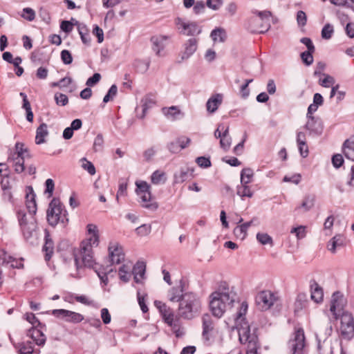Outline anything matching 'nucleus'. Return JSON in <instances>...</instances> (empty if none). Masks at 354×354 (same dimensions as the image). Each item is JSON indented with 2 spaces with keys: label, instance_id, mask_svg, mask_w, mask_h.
<instances>
[{
  "label": "nucleus",
  "instance_id": "nucleus-1",
  "mask_svg": "<svg viewBox=\"0 0 354 354\" xmlns=\"http://www.w3.org/2000/svg\"><path fill=\"white\" fill-rule=\"evenodd\" d=\"M209 298V308L212 315L220 318L228 308H232L237 295L234 287L230 286L225 281H222L218 289L210 295Z\"/></svg>",
  "mask_w": 354,
  "mask_h": 354
},
{
  "label": "nucleus",
  "instance_id": "nucleus-2",
  "mask_svg": "<svg viewBox=\"0 0 354 354\" xmlns=\"http://www.w3.org/2000/svg\"><path fill=\"white\" fill-rule=\"evenodd\" d=\"M248 308L247 302H242L235 319L236 328L238 330L240 342L247 344L246 354H259V343L258 336L254 330L253 333H251L250 327L244 317Z\"/></svg>",
  "mask_w": 354,
  "mask_h": 354
},
{
  "label": "nucleus",
  "instance_id": "nucleus-3",
  "mask_svg": "<svg viewBox=\"0 0 354 354\" xmlns=\"http://www.w3.org/2000/svg\"><path fill=\"white\" fill-rule=\"evenodd\" d=\"M87 231L91 236L82 241L80 250L74 252V259L76 267H79L80 260L82 264L92 266L93 247H97L99 244V234L97 225L94 224L87 225Z\"/></svg>",
  "mask_w": 354,
  "mask_h": 354
},
{
  "label": "nucleus",
  "instance_id": "nucleus-4",
  "mask_svg": "<svg viewBox=\"0 0 354 354\" xmlns=\"http://www.w3.org/2000/svg\"><path fill=\"white\" fill-rule=\"evenodd\" d=\"M251 13L253 16L248 19V28L251 32L259 34L268 32L271 27L270 21L273 20L272 12L269 10L252 9Z\"/></svg>",
  "mask_w": 354,
  "mask_h": 354
},
{
  "label": "nucleus",
  "instance_id": "nucleus-5",
  "mask_svg": "<svg viewBox=\"0 0 354 354\" xmlns=\"http://www.w3.org/2000/svg\"><path fill=\"white\" fill-rule=\"evenodd\" d=\"M201 308L199 297L193 292H186L179 305V314L184 319H192L198 316Z\"/></svg>",
  "mask_w": 354,
  "mask_h": 354
},
{
  "label": "nucleus",
  "instance_id": "nucleus-6",
  "mask_svg": "<svg viewBox=\"0 0 354 354\" xmlns=\"http://www.w3.org/2000/svg\"><path fill=\"white\" fill-rule=\"evenodd\" d=\"M46 218L48 224L53 227L58 223H62L63 226L67 224L68 213L59 198H54L50 202L46 212Z\"/></svg>",
  "mask_w": 354,
  "mask_h": 354
},
{
  "label": "nucleus",
  "instance_id": "nucleus-7",
  "mask_svg": "<svg viewBox=\"0 0 354 354\" xmlns=\"http://www.w3.org/2000/svg\"><path fill=\"white\" fill-rule=\"evenodd\" d=\"M17 217L24 238L28 240L33 236L37 229V223L35 217L31 216L28 218L25 211L23 209L17 210Z\"/></svg>",
  "mask_w": 354,
  "mask_h": 354
},
{
  "label": "nucleus",
  "instance_id": "nucleus-8",
  "mask_svg": "<svg viewBox=\"0 0 354 354\" xmlns=\"http://www.w3.org/2000/svg\"><path fill=\"white\" fill-rule=\"evenodd\" d=\"M305 344L304 331L299 328L295 330L288 342V348L292 354H304Z\"/></svg>",
  "mask_w": 354,
  "mask_h": 354
},
{
  "label": "nucleus",
  "instance_id": "nucleus-9",
  "mask_svg": "<svg viewBox=\"0 0 354 354\" xmlns=\"http://www.w3.org/2000/svg\"><path fill=\"white\" fill-rule=\"evenodd\" d=\"M340 333L342 338L351 339L354 335V319L348 312H343L340 316Z\"/></svg>",
  "mask_w": 354,
  "mask_h": 354
},
{
  "label": "nucleus",
  "instance_id": "nucleus-10",
  "mask_svg": "<svg viewBox=\"0 0 354 354\" xmlns=\"http://www.w3.org/2000/svg\"><path fill=\"white\" fill-rule=\"evenodd\" d=\"M277 300V296L270 290L261 291L255 297L256 304L261 310L270 309Z\"/></svg>",
  "mask_w": 354,
  "mask_h": 354
},
{
  "label": "nucleus",
  "instance_id": "nucleus-11",
  "mask_svg": "<svg viewBox=\"0 0 354 354\" xmlns=\"http://www.w3.org/2000/svg\"><path fill=\"white\" fill-rule=\"evenodd\" d=\"M50 314L57 318L73 324L80 323L84 319L82 314L65 309H54L50 311Z\"/></svg>",
  "mask_w": 354,
  "mask_h": 354
},
{
  "label": "nucleus",
  "instance_id": "nucleus-12",
  "mask_svg": "<svg viewBox=\"0 0 354 354\" xmlns=\"http://www.w3.org/2000/svg\"><path fill=\"white\" fill-rule=\"evenodd\" d=\"M176 25L182 28L183 30L180 32L182 34L187 36H196L201 33L202 28L198 26L196 22L186 23L180 17H177L175 19Z\"/></svg>",
  "mask_w": 354,
  "mask_h": 354
},
{
  "label": "nucleus",
  "instance_id": "nucleus-13",
  "mask_svg": "<svg viewBox=\"0 0 354 354\" xmlns=\"http://www.w3.org/2000/svg\"><path fill=\"white\" fill-rule=\"evenodd\" d=\"M346 304V300L344 295L339 292H335L331 298L330 310L333 315L337 318L340 317L344 310V307Z\"/></svg>",
  "mask_w": 354,
  "mask_h": 354
},
{
  "label": "nucleus",
  "instance_id": "nucleus-14",
  "mask_svg": "<svg viewBox=\"0 0 354 354\" xmlns=\"http://www.w3.org/2000/svg\"><path fill=\"white\" fill-rule=\"evenodd\" d=\"M82 266L93 268L95 272L97 273L98 277L100 279L101 283L103 284V286H106L108 283V277L107 274L112 272L113 269L109 266H100L98 265L93 257V262L92 266H88V265H84L82 264L81 260H80V265L79 267L77 268L79 269L80 268H82Z\"/></svg>",
  "mask_w": 354,
  "mask_h": 354
},
{
  "label": "nucleus",
  "instance_id": "nucleus-15",
  "mask_svg": "<svg viewBox=\"0 0 354 354\" xmlns=\"http://www.w3.org/2000/svg\"><path fill=\"white\" fill-rule=\"evenodd\" d=\"M141 113L138 112V107L136 108V117L139 119H143L149 109H151L156 104V95L155 93H149L144 95L141 99Z\"/></svg>",
  "mask_w": 354,
  "mask_h": 354
},
{
  "label": "nucleus",
  "instance_id": "nucleus-16",
  "mask_svg": "<svg viewBox=\"0 0 354 354\" xmlns=\"http://www.w3.org/2000/svg\"><path fill=\"white\" fill-rule=\"evenodd\" d=\"M109 257L110 265L120 264L124 259V254L122 247L117 243H112L109 246Z\"/></svg>",
  "mask_w": 354,
  "mask_h": 354
},
{
  "label": "nucleus",
  "instance_id": "nucleus-17",
  "mask_svg": "<svg viewBox=\"0 0 354 354\" xmlns=\"http://www.w3.org/2000/svg\"><path fill=\"white\" fill-rule=\"evenodd\" d=\"M259 225V220L257 217L255 216L253 217L250 221L245 222L240 225L236 226L234 229L233 233L236 238L243 240L247 236L248 228L252 225Z\"/></svg>",
  "mask_w": 354,
  "mask_h": 354
},
{
  "label": "nucleus",
  "instance_id": "nucleus-18",
  "mask_svg": "<svg viewBox=\"0 0 354 354\" xmlns=\"http://www.w3.org/2000/svg\"><path fill=\"white\" fill-rule=\"evenodd\" d=\"M45 330L46 328L41 327L31 328L28 330L27 336L30 337L37 345L42 346L46 341V337L44 333Z\"/></svg>",
  "mask_w": 354,
  "mask_h": 354
},
{
  "label": "nucleus",
  "instance_id": "nucleus-19",
  "mask_svg": "<svg viewBox=\"0 0 354 354\" xmlns=\"http://www.w3.org/2000/svg\"><path fill=\"white\" fill-rule=\"evenodd\" d=\"M169 39V36L162 35H154L151 37L150 41L152 43V50L156 53V55H161V51L165 49Z\"/></svg>",
  "mask_w": 354,
  "mask_h": 354
},
{
  "label": "nucleus",
  "instance_id": "nucleus-20",
  "mask_svg": "<svg viewBox=\"0 0 354 354\" xmlns=\"http://www.w3.org/2000/svg\"><path fill=\"white\" fill-rule=\"evenodd\" d=\"M308 121L304 128L309 131L310 134L320 135L323 131V125L319 118L310 117L307 118Z\"/></svg>",
  "mask_w": 354,
  "mask_h": 354
},
{
  "label": "nucleus",
  "instance_id": "nucleus-21",
  "mask_svg": "<svg viewBox=\"0 0 354 354\" xmlns=\"http://www.w3.org/2000/svg\"><path fill=\"white\" fill-rule=\"evenodd\" d=\"M185 50L182 54L181 59H187L189 58L197 50L198 39L196 38L189 39L184 44Z\"/></svg>",
  "mask_w": 354,
  "mask_h": 354
},
{
  "label": "nucleus",
  "instance_id": "nucleus-22",
  "mask_svg": "<svg viewBox=\"0 0 354 354\" xmlns=\"http://www.w3.org/2000/svg\"><path fill=\"white\" fill-rule=\"evenodd\" d=\"M28 192L26 193V207L29 212V216H34L37 212L36 195L31 187H28Z\"/></svg>",
  "mask_w": 354,
  "mask_h": 354
},
{
  "label": "nucleus",
  "instance_id": "nucleus-23",
  "mask_svg": "<svg viewBox=\"0 0 354 354\" xmlns=\"http://www.w3.org/2000/svg\"><path fill=\"white\" fill-rule=\"evenodd\" d=\"M183 282L181 280L178 286L171 288L168 292V298L173 302L181 301L185 295L183 293Z\"/></svg>",
  "mask_w": 354,
  "mask_h": 354
},
{
  "label": "nucleus",
  "instance_id": "nucleus-24",
  "mask_svg": "<svg viewBox=\"0 0 354 354\" xmlns=\"http://www.w3.org/2000/svg\"><path fill=\"white\" fill-rule=\"evenodd\" d=\"M142 202V206L146 209L155 211L158 209V205L156 201H151V193L150 192H142L138 194Z\"/></svg>",
  "mask_w": 354,
  "mask_h": 354
},
{
  "label": "nucleus",
  "instance_id": "nucleus-25",
  "mask_svg": "<svg viewBox=\"0 0 354 354\" xmlns=\"http://www.w3.org/2000/svg\"><path fill=\"white\" fill-rule=\"evenodd\" d=\"M145 270L146 265L144 262L138 261L134 265L132 270V273L133 274V279L136 283H142V280L145 277Z\"/></svg>",
  "mask_w": 354,
  "mask_h": 354
},
{
  "label": "nucleus",
  "instance_id": "nucleus-26",
  "mask_svg": "<svg viewBox=\"0 0 354 354\" xmlns=\"http://www.w3.org/2000/svg\"><path fill=\"white\" fill-rule=\"evenodd\" d=\"M315 196L313 194H307L304 197V199L299 206L295 209V212H299L301 209L303 212H306L310 211L315 205Z\"/></svg>",
  "mask_w": 354,
  "mask_h": 354
},
{
  "label": "nucleus",
  "instance_id": "nucleus-27",
  "mask_svg": "<svg viewBox=\"0 0 354 354\" xmlns=\"http://www.w3.org/2000/svg\"><path fill=\"white\" fill-rule=\"evenodd\" d=\"M223 101V95L217 93L212 95L206 103V107L208 112L212 113H214L218 108L219 105L221 104Z\"/></svg>",
  "mask_w": 354,
  "mask_h": 354
},
{
  "label": "nucleus",
  "instance_id": "nucleus-28",
  "mask_svg": "<svg viewBox=\"0 0 354 354\" xmlns=\"http://www.w3.org/2000/svg\"><path fill=\"white\" fill-rule=\"evenodd\" d=\"M342 151L347 159L354 161V136L353 139H346L344 141Z\"/></svg>",
  "mask_w": 354,
  "mask_h": 354
},
{
  "label": "nucleus",
  "instance_id": "nucleus-29",
  "mask_svg": "<svg viewBox=\"0 0 354 354\" xmlns=\"http://www.w3.org/2000/svg\"><path fill=\"white\" fill-rule=\"evenodd\" d=\"M54 250V244L53 241L50 237L49 232L46 230H45V243L43 246V250L46 252L45 254V260L46 261H49L52 257Z\"/></svg>",
  "mask_w": 354,
  "mask_h": 354
},
{
  "label": "nucleus",
  "instance_id": "nucleus-30",
  "mask_svg": "<svg viewBox=\"0 0 354 354\" xmlns=\"http://www.w3.org/2000/svg\"><path fill=\"white\" fill-rule=\"evenodd\" d=\"M48 126L46 123H41L36 130L35 143L41 145L46 142V137L48 135Z\"/></svg>",
  "mask_w": 354,
  "mask_h": 354
},
{
  "label": "nucleus",
  "instance_id": "nucleus-31",
  "mask_svg": "<svg viewBox=\"0 0 354 354\" xmlns=\"http://www.w3.org/2000/svg\"><path fill=\"white\" fill-rule=\"evenodd\" d=\"M310 288L311 299L316 303L322 301L324 292L322 288L319 286V284L317 282L313 281V283L310 285Z\"/></svg>",
  "mask_w": 354,
  "mask_h": 354
},
{
  "label": "nucleus",
  "instance_id": "nucleus-32",
  "mask_svg": "<svg viewBox=\"0 0 354 354\" xmlns=\"http://www.w3.org/2000/svg\"><path fill=\"white\" fill-rule=\"evenodd\" d=\"M10 156L32 158L28 149L24 147V144L20 142H17L15 144V151Z\"/></svg>",
  "mask_w": 354,
  "mask_h": 354
},
{
  "label": "nucleus",
  "instance_id": "nucleus-33",
  "mask_svg": "<svg viewBox=\"0 0 354 354\" xmlns=\"http://www.w3.org/2000/svg\"><path fill=\"white\" fill-rule=\"evenodd\" d=\"M344 244V239L341 235H336L333 237L328 242L327 248L332 253H335L337 248L343 246Z\"/></svg>",
  "mask_w": 354,
  "mask_h": 354
},
{
  "label": "nucleus",
  "instance_id": "nucleus-34",
  "mask_svg": "<svg viewBox=\"0 0 354 354\" xmlns=\"http://www.w3.org/2000/svg\"><path fill=\"white\" fill-rule=\"evenodd\" d=\"M13 162L14 170L17 174H21L25 170V160L26 157L10 156L9 158Z\"/></svg>",
  "mask_w": 354,
  "mask_h": 354
},
{
  "label": "nucleus",
  "instance_id": "nucleus-35",
  "mask_svg": "<svg viewBox=\"0 0 354 354\" xmlns=\"http://www.w3.org/2000/svg\"><path fill=\"white\" fill-rule=\"evenodd\" d=\"M162 112L168 119L174 120L180 115V110L176 106H171L170 107H163Z\"/></svg>",
  "mask_w": 354,
  "mask_h": 354
},
{
  "label": "nucleus",
  "instance_id": "nucleus-36",
  "mask_svg": "<svg viewBox=\"0 0 354 354\" xmlns=\"http://www.w3.org/2000/svg\"><path fill=\"white\" fill-rule=\"evenodd\" d=\"M19 351L20 354H32L33 353L39 354L40 353L39 350H34V343L30 341L23 342Z\"/></svg>",
  "mask_w": 354,
  "mask_h": 354
},
{
  "label": "nucleus",
  "instance_id": "nucleus-37",
  "mask_svg": "<svg viewBox=\"0 0 354 354\" xmlns=\"http://www.w3.org/2000/svg\"><path fill=\"white\" fill-rule=\"evenodd\" d=\"M210 37L214 42H223L226 39V32L223 28H216L211 32Z\"/></svg>",
  "mask_w": 354,
  "mask_h": 354
},
{
  "label": "nucleus",
  "instance_id": "nucleus-38",
  "mask_svg": "<svg viewBox=\"0 0 354 354\" xmlns=\"http://www.w3.org/2000/svg\"><path fill=\"white\" fill-rule=\"evenodd\" d=\"M166 180L165 173L160 170H156L151 176V181L154 185L164 184Z\"/></svg>",
  "mask_w": 354,
  "mask_h": 354
},
{
  "label": "nucleus",
  "instance_id": "nucleus-39",
  "mask_svg": "<svg viewBox=\"0 0 354 354\" xmlns=\"http://www.w3.org/2000/svg\"><path fill=\"white\" fill-rule=\"evenodd\" d=\"M236 194L242 199H243L244 197L251 198L253 196V192L248 185L241 184V185L237 186Z\"/></svg>",
  "mask_w": 354,
  "mask_h": 354
},
{
  "label": "nucleus",
  "instance_id": "nucleus-40",
  "mask_svg": "<svg viewBox=\"0 0 354 354\" xmlns=\"http://www.w3.org/2000/svg\"><path fill=\"white\" fill-rule=\"evenodd\" d=\"M254 172L250 168H245L241 172V183L242 185H248L251 182Z\"/></svg>",
  "mask_w": 354,
  "mask_h": 354
},
{
  "label": "nucleus",
  "instance_id": "nucleus-41",
  "mask_svg": "<svg viewBox=\"0 0 354 354\" xmlns=\"http://www.w3.org/2000/svg\"><path fill=\"white\" fill-rule=\"evenodd\" d=\"M25 319L32 325V328L41 327L46 328V326L40 322L39 320L35 317V314L32 313H27L24 315Z\"/></svg>",
  "mask_w": 354,
  "mask_h": 354
},
{
  "label": "nucleus",
  "instance_id": "nucleus-42",
  "mask_svg": "<svg viewBox=\"0 0 354 354\" xmlns=\"http://www.w3.org/2000/svg\"><path fill=\"white\" fill-rule=\"evenodd\" d=\"M212 329L213 326L210 316L209 315H204L203 316V335H205Z\"/></svg>",
  "mask_w": 354,
  "mask_h": 354
},
{
  "label": "nucleus",
  "instance_id": "nucleus-43",
  "mask_svg": "<svg viewBox=\"0 0 354 354\" xmlns=\"http://www.w3.org/2000/svg\"><path fill=\"white\" fill-rule=\"evenodd\" d=\"M257 240L262 245L270 244L273 245L272 238L267 233L258 232L256 236Z\"/></svg>",
  "mask_w": 354,
  "mask_h": 354
},
{
  "label": "nucleus",
  "instance_id": "nucleus-44",
  "mask_svg": "<svg viewBox=\"0 0 354 354\" xmlns=\"http://www.w3.org/2000/svg\"><path fill=\"white\" fill-rule=\"evenodd\" d=\"M1 188L3 191L2 199L5 202L12 203V194L11 192L10 186L1 183Z\"/></svg>",
  "mask_w": 354,
  "mask_h": 354
},
{
  "label": "nucleus",
  "instance_id": "nucleus-45",
  "mask_svg": "<svg viewBox=\"0 0 354 354\" xmlns=\"http://www.w3.org/2000/svg\"><path fill=\"white\" fill-rule=\"evenodd\" d=\"M118 93V87L115 84L111 85V86L109 88L107 93L105 95V96L103 98V102L107 103L110 100H113L117 95Z\"/></svg>",
  "mask_w": 354,
  "mask_h": 354
},
{
  "label": "nucleus",
  "instance_id": "nucleus-46",
  "mask_svg": "<svg viewBox=\"0 0 354 354\" xmlns=\"http://www.w3.org/2000/svg\"><path fill=\"white\" fill-rule=\"evenodd\" d=\"M81 161L82 162V167L87 171L90 175H94L95 174V168L91 161L87 160L86 158H82Z\"/></svg>",
  "mask_w": 354,
  "mask_h": 354
},
{
  "label": "nucleus",
  "instance_id": "nucleus-47",
  "mask_svg": "<svg viewBox=\"0 0 354 354\" xmlns=\"http://www.w3.org/2000/svg\"><path fill=\"white\" fill-rule=\"evenodd\" d=\"M334 29L330 24H326L322 30V37L324 39H329L332 37Z\"/></svg>",
  "mask_w": 354,
  "mask_h": 354
},
{
  "label": "nucleus",
  "instance_id": "nucleus-48",
  "mask_svg": "<svg viewBox=\"0 0 354 354\" xmlns=\"http://www.w3.org/2000/svg\"><path fill=\"white\" fill-rule=\"evenodd\" d=\"M127 180L125 179H120L119 181L118 190L117 192V200L120 196H126L127 194Z\"/></svg>",
  "mask_w": 354,
  "mask_h": 354
},
{
  "label": "nucleus",
  "instance_id": "nucleus-49",
  "mask_svg": "<svg viewBox=\"0 0 354 354\" xmlns=\"http://www.w3.org/2000/svg\"><path fill=\"white\" fill-rule=\"evenodd\" d=\"M120 279L124 282H128L130 278L129 268L126 265H122L119 269Z\"/></svg>",
  "mask_w": 354,
  "mask_h": 354
},
{
  "label": "nucleus",
  "instance_id": "nucleus-50",
  "mask_svg": "<svg viewBox=\"0 0 354 354\" xmlns=\"http://www.w3.org/2000/svg\"><path fill=\"white\" fill-rule=\"evenodd\" d=\"M136 185L137 187V189L136 190L137 194L142 193V192H150V185L146 182L143 180L140 181H136Z\"/></svg>",
  "mask_w": 354,
  "mask_h": 354
},
{
  "label": "nucleus",
  "instance_id": "nucleus-51",
  "mask_svg": "<svg viewBox=\"0 0 354 354\" xmlns=\"http://www.w3.org/2000/svg\"><path fill=\"white\" fill-rule=\"evenodd\" d=\"M55 100L58 106H64L68 103V98L67 95L61 93H56L55 94Z\"/></svg>",
  "mask_w": 354,
  "mask_h": 354
},
{
  "label": "nucleus",
  "instance_id": "nucleus-52",
  "mask_svg": "<svg viewBox=\"0 0 354 354\" xmlns=\"http://www.w3.org/2000/svg\"><path fill=\"white\" fill-rule=\"evenodd\" d=\"M314 52L310 50H306L301 53V58L302 62L306 65L310 66L313 62V54Z\"/></svg>",
  "mask_w": 354,
  "mask_h": 354
},
{
  "label": "nucleus",
  "instance_id": "nucleus-53",
  "mask_svg": "<svg viewBox=\"0 0 354 354\" xmlns=\"http://www.w3.org/2000/svg\"><path fill=\"white\" fill-rule=\"evenodd\" d=\"M223 4V0H207L206 6L209 9L216 11L218 10Z\"/></svg>",
  "mask_w": 354,
  "mask_h": 354
},
{
  "label": "nucleus",
  "instance_id": "nucleus-54",
  "mask_svg": "<svg viewBox=\"0 0 354 354\" xmlns=\"http://www.w3.org/2000/svg\"><path fill=\"white\" fill-rule=\"evenodd\" d=\"M21 17L28 21H32L35 19V12L30 8H25L23 9Z\"/></svg>",
  "mask_w": 354,
  "mask_h": 354
},
{
  "label": "nucleus",
  "instance_id": "nucleus-55",
  "mask_svg": "<svg viewBox=\"0 0 354 354\" xmlns=\"http://www.w3.org/2000/svg\"><path fill=\"white\" fill-rule=\"evenodd\" d=\"M146 295H141L140 291H138L137 292V298H138V302L140 307V309L142 313H146L148 312L149 308L145 303V297Z\"/></svg>",
  "mask_w": 354,
  "mask_h": 354
},
{
  "label": "nucleus",
  "instance_id": "nucleus-56",
  "mask_svg": "<svg viewBox=\"0 0 354 354\" xmlns=\"http://www.w3.org/2000/svg\"><path fill=\"white\" fill-rule=\"evenodd\" d=\"M188 176V171L180 169L179 172L174 174V181L176 183H180L187 180Z\"/></svg>",
  "mask_w": 354,
  "mask_h": 354
},
{
  "label": "nucleus",
  "instance_id": "nucleus-57",
  "mask_svg": "<svg viewBox=\"0 0 354 354\" xmlns=\"http://www.w3.org/2000/svg\"><path fill=\"white\" fill-rule=\"evenodd\" d=\"M104 139L102 134H97L93 142V149L95 151H101L103 148Z\"/></svg>",
  "mask_w": 354,
  "mask_h": 354
},
{
  "label": "nucleus",
  "instance_id": "nucleus-58",
  "mask_svg": "<svg viewBox=\"0 0 354 354\" xmlns=\"http://www.w3.org/2000/svg\"><path fill=\"white\" fill-rule=\"evenodd\" d=\"M301 180V176L299 174H295L291 176H285L283 178V182L292 183L298 185Z\"/></svg>",
  "mask_w": 354,
  "mask_h": 354
},
{
  "label": "nucleus",
  "instance_id": "nucleus-59",
  "mask_svg": "<svg viewBox=\"0 0 354 354\" xmlns=\"http://www.w3.org/2000/svg\"><path fill=\"white\" fill-rule=\"evenodd\" d=\"M61 59L64 64H70L73 62L71 53L68 50H63L61 52Z\"/></svg>",
  "mask_w": 354,
  "mask_h": 354
},
{
  "label": "nucleus",
  "instance_id": "nucleus-60",
  "mask_svg": "<svg viewBox=\"0 0 354 354\" xmlns=\"http://www.w3.org/2000/svg\"><path fill=\"white\" fill-rule=\"evenodd\" d=\"M196 163L202 168H208L211 167V161L209 158L205 156L198 157L196 160Z\"/></svg>",
  "mask_w": 354,
  "mask_h": 354
},
{
  "label": "nucleus",
  "instance_id": "nucleus-61",
  "mask_svg": "<svg viewBox=\"0 0 354 354\" xmlns=\"http://www.w3.org/2000/svg\"><path fill=\"white\" fill-rule=\"evenodd\" d=\"M291 233H295L298 239H301L306 236V227L300 225L291 230Z\"/></svg>",
  "mask_w": 354,
  "mask_h": 354
},
{
  "label": "nucleus",
  "instance_id": "nucleus-62",
  "mask_svg": "<svg viewBox=\"0 0 354 354\" xmlns=\"http://www.w3.org/2000/svg\"><path fill=\"white\" fill-rule=\"evenodd\" d=\"M74 25L71 21L64 20L61 22L60 28L64 32L69 33L73 30Z\"/></svg>",
  "mask_w": 354,
  "mask_h": 354
},
{
  "label": "nucleus",
  "instance_id": "nucleus-63",
  "mask_svg": "<svg viewBox=\"0 0 354 354\" xmlns=\"http://www.w3.org/2000/svg\"><path fill=\"white\" fill-rule=\"evenodd\" d=\"M167 147L168 150L172 153H177L181 151L177 139L169 142L167 144Z\"/></svg>",
  "mask_w": 354,
  "mask_h": 354
},
{
  "label": "nucleus",
  "instance_id": "nucleus-64",
  "mask_svg": "<svg viewBox=\"0 0 354 354\" xmlns=\"http://www.w3.org/2000/svg\"><path fill=\"white\" fill-rule=\"evenodd\" d=\"M151 225L143 224L136 229V233L141 236H146L151 232Z\"/></svg>",
  "mask_w": 354,
  "mask_h": 354
}]
</instances>
